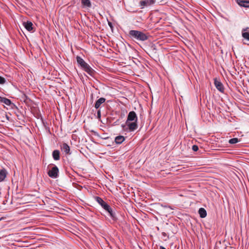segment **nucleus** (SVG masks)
<instances>
[{
    "mask_svg": "<svg viewBox=\"0 0 249 249\" xmlns=\"http://www.w3.org/2000/svg\"><path fill=\"white\" fill-rule=\"evenodd\" d=\"M129 35L131 38L141 41L147 40L149 37L148 34L138 30H130Z\"/></svg>",
    "mask_w": 249,
    "mask_h": 249,
    "instance_id": "nucleus-1",
    "label": "nucleus"
},
{
    "mask_svg": "<svg viewBox=\"0 0 249 249\" xmlns=\"http://www.w3.org/2000/svg\"><path fill=\"white\" fill-rule=\"evenodd\" d=\"M95 200L102 207V208L108 213L112 219L115 220L116 219L115 214L113 212L109 205H108L100 197H96Z\"/></svg>",
    "mask_w": 249,
    "mask_h": 249,
    "instance_id": "nucleus-2",
    "label": "nucleus"
},
{
    "mask_svg": "<svg viewBox=\"0 0 249 249\" xmlns=\"http://www.w3.org/2000/svg\"><path fill=\"white\" fill-rule=\"evenodd\" d=\"M77 63L80 66L81 68L90 75H92L94 73V70L90 66L87 64L83 58L77 56L76 57Z\"/></svg>",
    "mask_w": 249,
    "mask_h": 249,
    "instance_id": "nucleus-3",
    "label": "nucleus"
},
{
    "mask_svg": "<svg viewBox=\"0 0 249 249\" xmlns=\"http://www.w3.org/2000/svg\"><path fill=\"white\" fill-rule=\"evenodd\" d=\"M59 169L56 166H54L51 170L48 172L49 176L52 178H55L58 176Z\"/></svg>",
    "mask_w": 249,
    "mask_h": 249,
    "instance_id": "nucleus-4",
    "label": "nucleus"
},
{
    "mask_svg": "<svg viewBox=\"0 0 249 249\" xmlns=\"http://www.w3.org/2000/svg\"><path fill=\"white\" fill-rule=\"evenodd\" d=\"M155 0H142L139 2V5L142 9L144 7H147L154 4L155 3Z\"/></svg>",
    "mask_w": 249,
    "mask_h": 249,
    "instance_id": "nucleus-5",
    "label": "nucleus"
},
{
    "mask_svg": "<svg viewBox=\"0 0 249 249\" xmlns=\"http://www.w3.org/2000/svg\"><path fill=\"white\" fill-rule=\"evenodd\" d=\"M137 120L138 117L136 113L134 111H132L129 112L126 122L131 121L137 122Z\"/></svg>",
    "mask_w": 249,
    "mask_h": 249,
    "instance_id": "nucleus-6",
    "label": "nucleus"
},
{
    "mask_svg": "<svg viewBox=\"0 0 249 249\" xmlns=\"http://www.w3.org/2000/svg\"><path fill=\"white\" fill-rule=\"evenodd\" d=\"M126 124L128 126L129 131H134L138 128L137 122H126Z\"/></svg>",
    "mask_w": 249,
    "mask_h": 249,
    "instance_id": "nucleus-7",
    "label": "nucleus"
},
{
    "mask_svg": "<svg viewBox=\"0 0 249 249\" xmlns=\"http://www.w3.org/2000/svg\"><path fill=\"white\" fill-rule=\"evenodd\" d=\"M61 149L66 155H71V154L70 147L66 143H63L61 145Z\"/></svg>",
    "mask_w": 249,
    "mask_h": 249,
    "instance_id": "nucleus-8",
    "label": "nucleus"
},
{
    "mask_svg": "<svg viewBox=\"0 0 249 249\" xmlns=\"http://www.w3.org/2000/svg\"><path fill=\"white\" fill-rule=\"evenodd\" d=\"M0 102L3 103L7 106H11L12 108L15 106V105L12 103L10 100L5 97H2L0 96Z\"/></svg>",
    "mask_w": 249,
    "mask_h": 249,
    "instance_id": "nucleus-9",
    "label": "nucleus"
},
{
    "mask_svg": "<svg viewBox=\"0 0 249 249\" xmlns=\"http://www.w3.org/2000/svg\"><path fill=\"white\" fill-rule=\"evenodd\" d=\"M237 2L240 6L249 8V0H237Z\"/></svg>",
    "mask_w": 249,
    "mask_h": 249,
    "instance_id": "nucleus-10",
    "label": "nucleus"
},
{
    "mask_svg": "<svg viewBox=\"0 0 249 249\" xmlns=\"http://www.w3.org/2000/svg\"><path fill=\"white\" fill-rule=\"evenodd\" d=\"M23 25L24 27L26 28V29L29 31L32 32L33 30V23L30 21L24 22L23 23Z\"/></svg>",
    "mask_w": 249,
    "mask_h": 249,
    "instance_id": "nucleus-11",
    "label": "nucleus"
},
{
    "mask_svg": "<svg viewBox=\"0 0 249 249\" xmlns=\"http://www.w3.org/2000/svg\"><path fill=\"white\" fill-rule=\"evenodd\" d=\"M242 36L245 39L249 41V28L242 30Z\"/></svg>",
    "mask_w": 249,
    "mask_h": 249,
    "instance_id": "nucleus-12",
    "label": "nucleus"
},
{
    "mask_svg": "<svg viewBox=\"0 0 249 249\" xmlns=\"http://www.w3.org/2000/svg\"><path fill=\"white\" fill-rule=\"evenodd\" d=\"M214 85L216 89L220 92L224 91V88L222 84L218 80L214 81Z\"/></svg>",
    "mask_w": 249,
    "mask_h": 249,
    "instance_id": "nucleus-13",
    "label": "nucleus"
},
{
    "mask_svg": "<svg viewBox=\"0 0 249 249\" xmlns=\"http://www.w3.org/2000/svg\"><path fill=\"white\" fill-rule=\"evenodd\" d=\"M106 101V99L103 97L99 98L95 103L94 107L95 108L98 109L101 105Z\"/></svg>",
    "mask_w": 249,
    "mask_h": 249,
    "instance_id": "nucleus-14",
    "label": "nucleus"
},
{
    "mask_svg": "<svg viewBox=\"0 0 249 249\" xmlns=\"http://www.w3.org/2000/svg\"><path fill=\"white\" fill-rule=\"evenodd\" d=\"M53 157L55 160H58L60 159V152L58 150H55L53 152Z\"/></svg>",
    "mask_w": 249,
    "mask_h": 249,
    "instance_id": "nucleus-15",
    "label": "nucleus"
},
{
    "mask_svg": "<svg viewBox=\"0 0 249 249\" xmlns=\"http://www.w3.org/2000/svg\"><path fill=\"white\" fill-rule=\"evenodd\" d=\"M81 3L83 7L90 8L91 6L89 0H81Z\"/></svg>",
    "mask_w": 249,
    "mask_h": 249,
    "instance_id": "nucleus-16",
    "label": "nucleus"
},
{
    "mask_svg": "<svg viewBox=\"0 0 249 249\" xmlns=\"http://www.w3.org/2000/svg\"><path fill=\"white\" fill-rule=\"evenodd\" d=\"M7 175V172L5 169L0 171V182L3 181Z\"/></svg>",
    "mask_w": 249,
    "mask_h": 249,
    "instance_id": "nucleus-17",
    "label": "nucleus"
},
{
    "mask_svg": "<svg viewBox=\"0 0 249 249\" xmlns=\"http://www.w3.org/2000/svg\"><path fill=\"white\" fill-rule=\"evenodd\" d=\"M125 140V138L123 136H118L115 139V142L117 144L122 143Z\"/></svg>",
    "mask_w": 249,
    "mask_h": 249,
    "instance_id": "nucleus-18",
    "label": "nucleus"
},
{
    "mask_svg": "<svg viewBox=\"0 0 249 249\" xmlns=\"http://www.w3.org/2000/svg\"><path fill=\"white\" fill-rule=\"evenodd\" d=\"M198 213L199 214L200 217L201 218H204L207 215L206 211L204 208H201L199 209Z\"/></svg>",
    "mask_w": 249,
    "mask_h": 249,
    "instance_id": "nucleus-19",
    "label": "nucleus"
},
{
    "mask_svg": "<svg viewBox=\"0 0 249 249\" xmlns=\"http://www.w3.org/2000/svg\"><path fill=\"white\" fill-rule=\"evenodd\" d=\"M239 142V140L237 138H232L229 140V143L231 144H235Z\"/></svg>",
    "mask_w": 249,
    "mask_h": 249,
    "instance_id": "nucleus-20",
    "label": "nucleus"
},
{
    "mask_svg": "<svg viewBox=\"0 0 249 249\" xmlns=\"http://www.w3.org/2000/svg\"><path fill=\"white\" fill-rule=\"evenodd\" d=\"M5 82V79L1 77L0 76V84H3Z\"/></svg>",
    "mask_w": 249,
    "mask_h": 249,
    "instance_id": "nucleus-21",
    "label": "nucleus"
},
{
    "mask_svg": "<svg viewBox=\"0 0 249 249\" xmlns=\"http://www.w3.org/2000/svg\"><path fill=\"white\" fill-rule=\"evenodd\" d=\"M192 149L194 151H197L198 149V147L196 145H194L192 146Z\"/></svg>",
    "mask_w": 249,
    "mask_h": 249,
    "instance_id": "nucleus-22",
    "label": "nucleus"
},
{
    "mask_svg": "<svg viewBox=\"0 0 249 249\" xmlns=\"http://www.w3.org/2000/svg\"><path fill=\"white\" fill-rule=\"evenodd\" d=\"M97 115H98V117L99 118H100L101 117V111H100V110H98L97 111Z\"/></svg>",
    "mask_w": 249,
    "mask_h": 249,
    "instance_id": "nucleus-23",
    "label": "nucleus"
},
{
    "mask_svg": "<svg viewBox=\"0 0 249 249\" xmlns=\"http://www.w3.org/2000/svg\"><path fill=\"white\" fill-rule=\"evenodd\" d=\"M108 25L111 28H112L113 27L112 23L111 22H108Z\"/></svg>",
    "mask_w": 249,
    "mask_h": 249,
    "instance_id": "nucleus-24",
    "label": "nucleus"
},
{
    "mask_svg": "<svg viewBox=\"0 0 249 249\" xmlns=\"http://www.w3.org/2000/svg\"><path fill=\"white\" fill-rule=\"evenodd\" d=\"M160 249H166L163 246H160Z\"/></svg>",
    "mask_w": 249,
    "mask_h": 249,
    "instance_id": "nucleus-25",
    "label": "nucleus"
}]
</instances>
